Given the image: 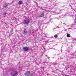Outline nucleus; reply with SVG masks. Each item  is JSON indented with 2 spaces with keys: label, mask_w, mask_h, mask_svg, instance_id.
Returning a JSON list of instances; mask_svg holds the SVG:
<instances>
[{
  "label": "nucleus",
  "mask_w": 76,
  "mask_h": 76,
  "mask_svg": "<svg viewBox=\"0 0 76 76\" xmlns=\"http://www.w3.org/2000/svg\"><path fill=\"white\" fill-rule=\"evenodd\" d=\"M44 15H45L44 14H42L39 16V17H43L44 16Z\"/></svg>",
  "instance_id": "0eeeda50"
},
{
  "label": "nucleus",
  "mask_w": 76,
  "mask_h": 76,
  "mask_svg": "<svg viewBox=\"0 0 76 76\" xmlns=\"http://www.w3.org/2000/svg\"><path fill=\"white\" fill-rule=\"evenodd\" d=\"M23 49L25 51H27L29 50V48L28 47H23Z\"/></svg>",
  "instance_id": "20e7f679"
},
{
  "label": "nucleus",
  "mask_w": 76,
  "mask_h": 76,
  "mask_svg": "<svg viewBox=\"0 0 76 76\" xmlns=\"http://www.w3.org/2000/svg\"><path fill=\"white\" fill-rule=\"evenodd\" d=\"M74 23H76V22L75 21H74Z\"/></svg>",
  "instance_id": "ddd939ff"
},
{
  "label": "nucleus",
  "mask_w": 76,
  "mask_h": 76,
  "mask_svg": "<svg viewBox=\"0 0 76 76\" xmlns=\"http://www.w3.org/2000/svg\"><path fill=\"white\" fill-rule=\"evenodd\" d=\"M29 22H30V21L29 20H24L23 23H24V24H25V25H26V24H28V23H29Z\"/></svg>",
  "instance_id": "f257e3e1"
},
{
  "label": "nucleus",
  "mask_w": 76,
  "mask_h": 76,
  "mask_svg": "<svg viewBox=\"0 0 76 76\" xmlns=\"http://www.w3.org/2000/svg\"><path fill=\"white\" fill-rule=\"evenodd\" d=\"M4 15H6V13H5L4 14Z\"/></svg>",
  "instance_id": "f8f14e48"
},
{
  "label": "nucleus",
  "mask_w": 76,
  "mask_h": 76,
  "mask_svg": "<svg viewBox=\"0 0 76 76\" xmlns=\"http://www.w3.org/2000/svg\"><path fill=\"white\" fill-rule=\"evenodd\" d=\"M7 6H8V4H4L3 7H6Z\"/></svg>",
  "instance_id": "423d86ee"
},
{
  "label": "nucleus",
  "mask_w": 76,
  "mask_h": 76,
  "mask_svg": "<svg viewBox=\"0 0 76 76\" xmlns=\"http://www.w3.org/2000/svg\"><path fill=\"white\" fill-rule=\"evenodd\" d=\"M22 3V2L21 1H19L18 2V4H21Z\"/></svg>",
  "instance_id": "6e6552de"
},
{
  "label": "nucleus",
  "mask_w": 76,
  "mask_h": 76,
  "mask_svg": "<svg viewBox=\"0 0 76 76\" xmlns=\"http://www.w3.org/2000/svg\"><path fill=\"white\" fill-rule=\"evenodd\" d=\"M66 36H67V37H70V34H67Z\"/></svg>",
  "instance_id": "1a4fd4ad"
},
{
  "label": "nucleus",
  "mask_w": 76,
  "mask_h": 76,
  "mask_svg": "<svg viewBox=\"0 0 76 76\" xmlns=\"http://www.w3.org/2000/svg\"><path fill=\"white\" fill-rule=\"evenodd\" d=\"M66 15H64V16H65Z\"/></svg>",
  "instance_id": "4468645a"
},
{
  "label": "nucleus",
  "mask_w": 76,
  "mask_h": 76,
  "mask_svg": "<svg viewBox=\"0 0 76 76\" xmlns=\"http://www.w3.org/2000/svg\"><path fill=\"white\" fill-rule=\"evenodd\" d=\"M30 75V72L29 71H27L26 72V76H29Z\"/></svg>",
  "instance_id": "39448f33"
},
{
  "label": "nucleus",
  "mask_w": 76,
  "mask_h": 76,
  "mask_svg": "<svg viewBox=\"0 0 76 76\" xmlns=\"http://www.w3.org/2000/svg\"><path fill=\"white\" fill-rule=\"evenodd\" d=\"M11 74H13V76H16L18 75V72L17 71H15L13 73L12 72Z\"/></svg>",
  "instance_id": "7ed1b4c3"
},
{
  "label": "nucleus",
  "mask_w": 76,
  "mask_h": 76,
  "mask_svg": "<svg viewBox=\"0 0 76 76\" xmlns=\"http://www.w3.org/2000/svg\"><path fill=\"white\" fill-rule=\"evenodd\" d=\"M12 32H13V29H12L11 30L10 32L11 33H12Z\"/></svg>",
  "instance_id": "9b49d317"
},
{
  "label": "nucleus",
  "mask_w": 76,
  "mask_h": 76,
  "mask_svg": "<svg viewBox=\"0 0 76 76\" xmlns=\"http://www.w3.org/2000/svg\"><path fill=\"white\" fill-rule=\"evenodd\" d=\"M54 37H55V38H57L58 37V35H55L54 36Z\"/></svg>",
  "instance_id": "9d476101"
},
{
  "label": "nucleus",
  "mask_w": 76,
  "mask_h": 76,
  "mask_svg": "<svg viewBox=\"0 0 76 76\" xmlns=\"http://www.w3.org/2000/svg\"><path fill=\"white\" fill-rule=\"evenodd\" d=\"M22 33L23 34L26 35H27L28 34V31L26 29H24L22 32Z\"/></svg>",
  "instance_id": "f03ea898"
}]
</instances>
